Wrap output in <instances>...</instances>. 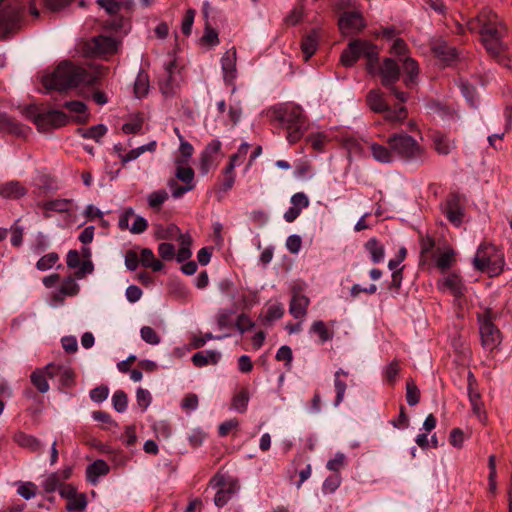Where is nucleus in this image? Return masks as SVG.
<instances>
[{"instance_id": "obj_64", "label": "nucleus", "mask_w": 512, "mask_h": 512, "mask_svg": "<svg viewBox=\"0 0 512 512\" xmlns=\"http://www.w3.org/2000/svg\"><path fill=\"white\" fill-rule=\"evenodd\" d=\"M218 287L222 295L228 297L231 300L236 298V289L230 280L225 279L220 281Z\"/></svg>"}, {"instance_id": "obj_8", "label": "nucleus", "mask_w": 512, "mask_h": 512, "mask_svg": "<svg viewBox=\"0 0 512 512\" xmlns=\"http://www.w3.org/2000/svg\"><path fill=\"white\" fill-rule=\"evenodd\" d=\"M379 74L381 76V84L388 88L400 102L405 103L408 100V94L399 91L395 86L400 79V67L398 62L392 58H385L382 65L379 67Z\"/></svg>"}, {"instance_id": "obj_28", "label": "nucleus", "mask_w": 512, "mask_h": 512, "mask_svg": "<svg viewBox=\"0 0 512 512\" xmlns=\"http://www.w3.org/2000/svg\"><path fill=\"white\" fill-rule=\"evenodd\" d=\"M14 441L21 447L26 448L32 452H40L42 450V442L33 435L23 432H18L14 436Z\"/></svg>"}, {"instance_id": "obj_46", "label": "nucleus", "mask_w": 512, "mask_h": 512, "mask_svg": "<svg viewBox=\"0 0 512 512\" xmlns=\"http://www.w3.org/2000/svg\"><path fill=\"white\" fill-rule=\"evenodd\" d=\"M406 400L409 406H415L420 401V391L412 379L406 383Z\"/></svg>"}, {"instance_id": "obj_32", "label": "nucleus", "mask_w": 512, "mask_h": 512, "mask_svg": "<svg viewBox=\"0 0 512 512\" xmlns=\"http://www.w3.org/2000/svg\"><path fill=\"white\" fill-rule=\"evenodd\" d=\"M367 104L376 113H383L387 110V102L379 90H371L367 94Z\"/></svg>"}, {"instance_id": "obj_1", "label": "nucleus", "mask_w": 512, "mask_h": 512, "mask_svg": "<svg viewBox=\"0 0 512 512\" xmlns=\"http://www.w3.org/2000/svg\"><path fill=\"white\" fill-rule=\"evenodd\" d=\"M471 32H478L481 41L487 52L498 61L504 59L506 44L503 37L506 33V27L498 20L497 15L490 9H483L468 24Z\"/></svg>"}, {"instance_id": "obj_58", "label": "nucleus", "mask_w": 512, "mask_h": 512, "mask_svg": "<svg viewBox=\"0 0 512 512\" xmlns=\"http://www.w3.org/2000/svg\"><path fill=\"white\" fill-rule=\"evenodd\" d=\"M136 400L142 411H145L151 403L152 397L148 390L139 388L136 392Z\"/></svg>"}, {"instance_id": "obj_60", "label": "nucleus", "mask_w": 512, "mask_h": 512, "mask_svg": "<svg viewBox=\"0 0 512 512\" xmlns=\"http://www.w3.org/2000/svg\"><path fill=\"white\" fill-rule=\"evenodd\" d=\"M112 403L118 412H124L127 408V396L123 391H116L112 396Z\"/></svg>"}, {"instance_id": "obj_21", "label": "nucleus", "mask_w": 512, "mask_h": 512, "mask_svg": "<svg viewBox=\"0 0 512 512\" xmlns=\"http://www.w3.org/2000/svg\"><path fill=\"white\" fill-rule=\"evenodd\" d=\"M214 487H218V490L214 497V503L217 507H223L225 506L230 499L232 498L233 494L235 493V489L233 486L225 487L224 478L221 477H215L212 481Z\"/></svg>"}, {"instance_id": "obj_29", "label": "nucleus", "mask_w": 512, "mask_h": 512, "mask_svg": "<svg viewBox=\"0 0 512 512\" xmlns=\"http://www.w3.org/2000/svg\"><path fill=\"white\" fill-rule=\"evenodd\" d=\"M150 91L149 76L145 71H140L134 81L133 92L135 98L142 99L148 95Z\"/></svg>"}, {"instance_id": "obj_4", "label": "nucleus", "mask_w": 512, "mask_h": 512, "mask_svg": "<svg viewBox=\"0 0 512 512\" xmlns=\"http://www.w3.org/2000/svg\"><path fill=\"white\" fill-rule=\"evenodd\" d=\"M367 59V70L373 74L378 65V51L375 45L366 40H354L342 52L340 61L343 66L351 67L360 57Z\"/></svg>"}, {"instance_id": "obj_27", "label": "nucleus", "mask_w": 512, "mask_h": 512, "mask_svg": "<svg viewBox=\"0 0 512 512\" xmlns=\"http://www.w3.org/2000/svg\"><path fill=\"white\" fill-rule=\"evenodd\" d=\"M221 354L215 350H204L195 353L191 360L196 367H204L208 364H217Z\"/></svg>"}, {"instance_id": "obj_47", "label": "nucleus", "mask_w": 512, "mask_h": 512, "mask_svg": "<svg viewBox=\"0 0 512 512\" xmlns=\"http://www.w3.org/2000/svg\"><path fill=\"white\" fill-rule=\"evenodd\" d=\"M70 205V200L55 199L45 202L43 207L46 211L68 212Z\"/></svg>"}, {"instance_id": "obj_17", "label": "nucleus", "mask_w": 512, "mask_h": 512, "mask_svg": "<svg viewBox=\"0 0 512 512\" xmlns=\"http://www.w3.org/2000/svg\"><path fill=\"white\" fill-rule=\"evenodd\" d=\"M92 53L97 55H105L116 52L118 49V42L111 37L100 35L95 37L88 44Z\"/></svg>"}, {"instance_id": "obj_6", "label": "nucleus", "mask_w": 512, "mask_h": 512, "mask_svg": "<svg viewBox=\"0 0 512 512\" xmlns=\"http://www.w3.org/2000/svg\"><path fill=\"white\" fill-rule=\"evenodd\" d=\"M474 267L490 276L498 275L504 266L503 254L494 245H480L473 259Z\"/></svg>"}, {"instance_id": "obj_42", "label": "nucleus", "mask_w": 512, "mask_h": 512, "mask_svg": "<svg viewBox=\"0 0 512 512\" xmlns=\"http://www.w3.org/2000/svg\"><path fill=\"white\" fill-rule=\"evenodd\" d=\"M176 172L175 176L178 180L182 181L184 184L188 185H195L194 184V170L189 167L185 166V164H176Z\"/></svg>"}, {"instance_id": "obj_63", "label": "nucleus", "mask_w": 512, "mask_h": 512, "mask_svg": "<svg viewBox=\"0 0 512 512\" xmlns=\"http://www.w3.org/2000/svg\"><path fill=\"white\" fill-rule=\"evenodd\" d=\"M407 52V44L404 42V40L397 38L392 47H391V53L398 57V61L400 62V59H403L404 57H408L406 55Z\"/></svg>"}, {"instance_id": "obj_5", "label": "nucleus", "mask_w": 512, "mask_h": 512, "mask_svg": "<svg viewBox=\"0 0 512 512\" xmlns=\"http://www.w3.org/2000/svg\"><path fill=\"white\" fill-rule=\"evenodd\" d=\"M387 144L394 155L406 161L418 160L424 154V149L417 140L404 132L390 135Z\"/></svg>"}, {"instance_id": "obj_30", "label": "nucleus", "mask_w": 512, "mask_h": 512, "mask_svg": "<svg viewBox=\"0 0 512 512\" xmlns=\"http://www.w3.org/2000/svg\"><path fill=\"white\" fill-rule=\"evenodd\" d=\"M348 375L349 372L341 368L334 373V387L336 391V397L334 401L335 407L339 406L344 400L347 385L345 381L342 380V377H347Z\"/></svg>"}, {"instance_id": "obj_26", "label": "nucleus", "mask_w": 512, "mask_h": 512, "mask_svg": "<svg viewBox=\"0 0 512 512\" xmlns=\"http://www.w3.org/2000/svg\"><path fill=\"white\" fill-rule=\"evenodd\" d=\"M433 147L440 155H448L455 148V141L441 131L432 134Z\"/></svg>"}, {"instance_id": "obj_24", "label": "nucleus", "mask_w": 512, "mask_h": 512, "mask_svg": "<svg viewBox=\"0 0 512 512\" xmlns=\"http://www.w3.org/2000/svg\"><path fill=\"white\" fill-rule=\"evenodd\" d=\"M109 472V465L104 460H96L86 468L87 481L96 485L100 477L107 475Z\"/></svg>"}, {"instance_id": "obj_13", "label": "nucleus", "mask_w": 512, "mask_h": 512, "mask_svg": "<svg viewBox=\"0 0 512 512\" xmlns=\"http://www.w3.org/2000/svg\"><path fill=\"white\" fill-rule=\"evenodd\" d=\"M438 288L443 292H449L455 298H461L467 290L462 278L455 273H451L440 280Z\"/></svg>"}, {"instance_id": "obj_7", "label": "nucleus", "mask_w": 512, "mask_h": 512, "mask_svg": "<svg viewBox=\"0 0 512 512\" xmlns=\"http://www.w3.org/2000/svg\"><path fill=\"white\" fill-rule=\"evenodd\" d=\"M183 82L181 70L174 55L169 54L163 62V72L159 76V88L165 97H173Z\"/></svg>"}, {"instance_id": "obj_22", "label": "nucleus", "mask_w": 512, "mask_h": 512, "mask_svg": "<svg viewBox=\"0 0 512 512\" xmlns=\"http://www.w3.org/2000/svg\"><path fill=\"white\" fill-rule=\"evenodd\" d=\"M400 63H402V68L406 74L404 78L406 87L413 88L418 83L419 67L417 62L411 57H404L400 59Z\"/></svg>"}, {"instance_id": "obj_50", "label": "nucleus", "mask_w": 512, "mask_h": 512, "mask_svg": "<svg viewBox=\"0 0 512 512\" xmlns=\"http://www.w3.org/2000/svg\"><path fill=\"white\" fill-rule=\"evenodd\" d=\"M234 310H221L216 316V323L219 330L229 329L233 326L231 315Z\"/></svg>"}, {"instance_id": "obj_2", "label": "nucleus", "mask_w": 512, "mask_h": 512, "mask_svg": "<svg viewBox=\"0 0 512 512\" xmlns=\"http://www.w3.org/2000/svg\"><path fill=\"white\" fill-rule=\"evenodd\" d=\"M101 76V71L95 68H82L71 62L60 63L53 72L42 76V84L47 91H64L81 84L92 85Z\"/></svg>"}, {"instance_id": "obj_43", "label": "nucleus", "mask_w": 512, "mask_h": 512, "mask_svg": "<svg viewBox=\"0 0 512 512\" xmlns=\"http://www.w3.org/2000/svg\"><path fill=\"white\" fill-rule=\"evenodd\" d=\"M179 153L180 156L175 159V164H186L192 157L194 148L188 141H186L184 138H181Z\"/></svg>"}, {"instance_id": "obj_9", "label": "nucleus", "mask_w": 512, "mask_h": 512, "mask_svg": "<svg viewBox=\"0 0 512 512\" xmlns=\"http://www.w3.org/2000/svg\"><path fill=\"white\" fill-rule=\"evenodd\" d=\"M495 317L496 313L491 308L478 317L482 345L487 350H493L501 343L500 331L492 322Z\"/></svg>"}, {"instance_id": "obj_44", "label": "nucleus", "mask_w": 512, "mask_h": 512, "mask_svg": "<svg viewBox=\"0 0 512 512\" xmlns=\"http://www.w3.org/2000/svg\"><path fill=\"white\" fill-rule=\"evenodd\" d=\"M107 127L103 124H98L92 126L85 130H80L81 136L83 138L93 139L96 142H99L100 139L106 134Z\"/></svg>"}, {"instance_id": "obj_57", "label": "nucleus", "mask_w": 512, "mask_h": 512, "mask_svg": "<svg viewBox=\"0 0 512 512\" xmlns=\"http://www.w3.org/2000/svg\"><path fill=\"white\" fill-rule=\"evenodd\" d=\"M158 254L164 261H170L175 257V246L168 242L158 245Z\"/></svg>"}, {"instance_id": "obj_38", "label": "nucleus", "mask_w": 512, "mask_h": 512, "mask_svg": "<svg viewBox=\"0 0 512 512\" xmlns=\"http://www.w3.org/2000/svg\"><path fill=\"white\" fill-rule=\"evenodd\" d=\"M96 4L111 17H116L124 6L122 0H96Z\"/></svg>"}, {"instance_id": "obj_25", "label": "nucleus", "mask_w": 512, "mask_h": 512, "mask_svg": "<svg viewBox=\"0 0 512 512\" xmlns=\"http://www.w3.org/2000/svg\"><path fill=\"white\" fill-rule=\"evenodd\" d=\"M27 189L19 181L0 184V196L5 199H18L26 195Z\"/></svg>"}, {"instance_id": "obj_41", "label": "nucleus", "mask_w": 512, "mask_h": 512, "mask_svg": "<svg viewBox=\"0 0 512 512\" xmlns=\"http://www.w3.org/2000/svg\"><path fill=\"white\" fill-rule=\"evenodd\" d=\"M310 332L317 334L322 344L333 338V333L328 330L322 320L314 321L311 325Z\"/></svg>"}, {"instance_id": "obj_52", "label": "nucleus", "mask_w": 512, "mask_h": 512, "mask_svg": "<svg viewBox=\"0 0 512 512\" xmlns=\"http://www.w3.org/2000/svg\"><path fill=\"white\" fill-rule=\"evenodd\" d=\"M140 335L142 340L150 345H158L161 341L160 336L150 326H143L140 330Z\"/></svg>"}, {"instance_id": "obj_11", "label": "nucleus", "mask_w": 512, "mask_h": 512, "mask_svg": "<svg viewBox=\"0 0 512 512\" xmlns=\"http://www.w3.org/2000/svg\"><path fill=\"white\" fill-rule=\"evenodd\" d=\"M68 122L67 115L60 110H48L38 113L34 117V123L40 131H48L64 126Z\"/></svg>"}, {"instance_id": "obj_53", "label": "nucleus", "mask_w": 512, "mask_h": 512, "mask_svg": "<svg viewBox=\"0 0 512 512\" xmlns=\"http://www.w3.org/2000/svg\"><path fill=\"white\" fill-rule=\"evenodd\" d=\"M249 401V395L246 391H240L233 397L232 407L240 413L246 411Z\"/></svg>"}, {"instance_id": "obj_23", "label": "nucleus", "mask_w": 512, "mask_h": 512, "mask_svg": "<svg viewBox=\"0 0 512 512\" xmlns=\"http://www.w3.org/2000/svg\"><path fill=\"white\" fill-rule=\"evenodd\" d=\"M0 130L4 133L24 136L26 134L27 127L20 124L8 114L0 113Z\"/></svg>"}, {"instance_id": "obj_55", "label": "nucleus", "mask_w": 512, "mask_h": 512, "mask_svg": "<svg viewBox=\"0 0 512 512\" xmlns=\"http://www.w3.org/2000/svg\"><path fill=\"white\" fill-rule=\"evenodd\" d=\"M168 186L169 188L171 189L172 191V196L174 198H180L182 197L185 193L191 191L194 189L195 185H188V184H184L182 186L178 185V183L175 181V180H170L168 182Z\"/></svg>"}, {"instance_id": "obj_33", "label": "nucleus", "mask_w": 512, "mask_h": 512, "mask_svg": "<svg viewBox=\"0 0 512 512\" xmlns=\"http://www.w3.org/2000/svg\"><path fill=\"white\" fill-rule=\"evenodd\" d=\"M366 251L369 253L373 263H380L384 260L385 249L382 244L376 239H369L364 245Z\"/></svg>"}, {"instance_id": "obj_39", "label": "nucleus", "mask_w": 512, "mask_h": 512, "mask_svg": "<svg viewBox=\"0 0 512 512\" xmlns=\"http://www.w3.org/2000/svg\"><path fill=\"white\" fill-rule=\"evenodd\" d=\"M433 53L438 59L446 63H449L456 57V50L445 43L435 45L433 47Z\"/></svg>"}, {"instance_id": "obj_14", "label": "nucleus", "mask_w": 512, "mask_h": 512, "mask_svg": "<svg viewBox=\"0 0 512 512\" xmlns=\"http://www.w3.org/2000/svg\"><path fill=\"white\" fill-rule=\"evenodd\" d=\"M443 212L453 225L456 227L461 225L464 217V208L457 195H451L448 197L445 205L443 206Z\"/></svg>"}, {"instance_id": "obj_45", "label": "nucleus", "mask_w": 512, "mask_h": 512, "mask_svg": "<svg viewBox=\"0 0 512 512\" xmlns=\"http://www.w3.org/2000/svg\"><path fill=\"white\" fill-rule=\"evenodd\" d=\"M87 507L85 494L79 493L67 502L66 510L68 512H84Z\"/></svg>"}, {"instance_id": "obj_59", "label": "nucleus", "mask_w": 512, "mask_h": 512, "mask_svg": "<svg viewBox=\"0 0 512 512\" xmlns=\"http://www.w3.org/2000/svg\"><path fill=\"white\" fill-rule=\"evenodd\" d=\"M42 487L46 492H54L60 487V479L58 474L52 473L48 475L42 482Z\"/></svg>"}, {"instance_id": "obj_54", "label": "nucleus", "mask_w": 512, "mask_h": 512, "mask_svg": "<svg viewBox=\"0 0 512 512\" xmlns=\"http://www.w3.org/2000/svg\"><path fill=\"white\" fill-rule=\"evenodd\" d=\"M469 399L472 405L473 412L478 416V419L481 422H484L486 419V415L482 413L481 411V401H480V395L477 392H474L473 390L469 391Z\"/></svg>"}, {"instance_id": "obj_56", "label": "nucleus", "mask_w": 512, "mask_h": 512, "mask_svg": "<svg viewBox=\"0 0 512 512\" xmlns=\"http://www.w3.org/2000/svg\"><path fill=\"white\" fill-rule=\"evenodd\" d=\"M284 315V307L281 303H275L268 307L265 320L266 321H275L280 319Z\"/></svg>"}, {"instance_id": "obj_61", "label": "nucleus", "mask_w": 512, "mask_h": 512, "mask_svg": "<svg viewBox=\"0 0 512 512\" xmlns=\"http://www.w3.org/2000/svg\"><path fill=\"white\" fill-rule=\"evenodd\" d=\"M345 463H346V456L343 453L338 452V453H336V455L333 459H330L327 462L326 467L330 471L338 472L341 468L344 467Z\"/></svg>"}, {"instance_id": "obj_16", "label": "nucleus", "mask_w": 512, "mask_h": 512, "mask_svg": "<svg viewBox=\"0 0 512 512\" xmlns=\"http://www.w3.org/2000/svg\"><path fill=\"white\" fill-rule=\"evenodd\" d=\"M338 24L343 34L358 32L365 25L361 14L355 11L343 13Z\"/></svg>"}, {"instance_id": "obj_31", "label": "nucleus", "mask_w": 512, "mask_h": 512, "mask_svg": "<svg viewBox=\"0 0 512 512\" xmlns=\"http://www.w3.org/2000/svg\"><path fill=\"white\" fill-rule=\"evenodd\" d=\"M140 263L145 268H150L154 272L163 269V263L158 260L150 248H143L140 253Z\"/></svg>"}, {"instance_id": "obj_20", "label": "nucleus", "mask_w": 512, "mask_h": 512, "mask_svg": "<svg viewBox=\"0 0 512 512\" xmlns=\"http://www.w3.org/2000/svg\"><path fill=\"white\" fill-rule=\"evenodd\" d=\"M49 378H58L62 385L70 386L74 379L73 370L64 365L48 364L46 366Z\"/></svg>"}, {"instance_id": "obj_37", "label": "nucleus", "mask_w": 512, "mask_h": 512, "mask_svg": "<svg viewBox=\"0 0 512 512\" xmlns=\"http://www.w3.org/2000/svg\"><path fill=\"white\" fill-rule=\"evenodd\" d=\"M384 119L392 124L402 123L407 118V109L405 106H400L392 109L389 105L384 112Z\"/></svg>"}, {"instance_id": "obj_15", "label": "nucleus", "mask_w": 512, "mask_h": 512, "mask_svg": "<svg viewBox=\"0 0 512 512\" xmlns=\"http://www.w3.org/2000/svg\"><path fill=\"white\" fill-rule=\"evenodd\" d=\"M310 304V299L301 293L298 289L292 290V297L289 305V313L295 319H304L307 315V309Z\"/></svg>"}, {"instance_id": "obj_51", "label": "nucleus", "mask_w": 512, "mask_h": 512, "mask_svg": "<svg viewBox=\"0 0 512 512\" xmlns=\"http://www.w3.org/2000/svg\"><path fill=\"white\" fill-rule=\"evenodd\" d=\"M17 493L25 500H29L35 497L37 493V486L33 482H20Z\"/></svg>"}, {"instance_id": "obj_19", "label": "nucleus", "mask_w": 512, "mask_h": 512, "mask_svg": "<svg viewBox=\"0 0 512 512\" xmlns=\"http://www.w3.org/2000/svg\"><path fill=\"white\" fill-rule=\"evenodd\" d=\"M221 65L223 71V78L226 83H232L236 78V49L232 48L227 50L222 58Z\"/></svg>"}, {"instance_id": "obj_48", "label": "nucleus", "mask_w": 512, "mask_h": 512, "mask_svg": "<svg viewBox=\"0 0 512 512\" xmlns=\"http://www.w3.org/2000/svg\"><path fill=\"white\" fill-rule=\"evenodd\" d=\"M277 361H284L285 368L289 371L292 368L293 352L288 345H282L276 352Z\"/></svg>"}, {"instance_id": "obj_40", "label": "nucleus", "mask_w": 512, "mask_h": 512, "mask_svg": "<svg viewBox=\"0 0 512 512\" xmlns=\"http://www.w3.org/2000/svg\"><path fill=\"white\" fill-rule=\"evenodd\" d=\"M59 262V255L56 252H50L44 256H42L36 263V268L39 271H47L53 267L59 268L60 265H57Z\"/></svg>"}, {"instance_id": "obj_62", "label": "nucleus", "mask_w": 512, "mask_h": 512, "mask_svg": "<svg viewBox=\"0 0 512 512\" xmlns=\"http://www.w3.org/2000/svg\"><path fill=\"white\" fill-rule=\"evenodd\" d=\"M196 11L192 8L186 11L184 19L182 21L181 30L184 35H190Z\"/></svg>"}, {"instance_id": "obj_49", "label": "nucleus", "mask_w": 512, "mask_h": 512, "mask_svg": "<svg viewBox=\"0 0 512 512\" xmlns=\"http://www.w3.org/2000/svg\"><path fill=\"white\" fill-rule=\"evenodd\" d=\"M147 199L151 208L159 210L162 204L168 199V193L165 190H158L150 193Z\"/></svg>"}, {"instance_id": "obj_3", "label": "nucleus", "mask_w": 512, "mask_h": 512, "mask_svg": "<svg viewBox=\"0 0 512 512\" xmlns=\"http://www.w3.org/2000/svg\"><path fill=\"white\" fill-rule=\"evenodd\" d=\"M272 119L278 121L287 133V140L294 144L298 142L309 127L308 119L303 109L296 104L284 103L271 109Z\"/></svg>"}, {"instance_id": "obj_12", "label": "nucleus", "mask_w": 512, "mask_h": 512, "mask_svg": "<svg viewBox=\"0 0 512 512\" xmlns=\"http://www.w3.org/2000/svg\"><path fill=\"white\" fill-rule=\"evenodd\" d=\"M66 264L71 269H77L75 276L77 279H83L86 275L91 274L94 265L90 259L81 262L80 254L77 250H70L66 257Z\"/></svg>"}, {"instance_id": "obj_36", "label": "nucleus", "mask_w": 512, "mask_h": 512, "mask_svg": "<svg viewBox=\"0 0 512 512\" xmlns=\"http://www.w3.org/2000/svg\"><path fill=\"white\" fill-rule=\"evenodd\" d=\"M31 382L37 388V390L41 393H46L49 390V384L47 378H49L47 374L46 367L44 369H37L31 374Z\"/></svg>"}, {"instance_id": "obj_34", "label": "nucleus", "mask_w": 512, "mask_h": 512, "mask_svg": "<svg viewBox=\"0 0 512 512\" xmlns=\"http://www.w3.org/2000/svg\"><path fill=\"white\" fill-rule=\"evenodd\" d=\"M318 47V35L315 30L306 35L301 43V50L304 55V60L308 61L316 52Z\"/></svg>"}, {"instance_id": "obj_18", "label": "nucleus", "mask_w": 512, "mask_h": 512, "mask_svg": "<svg viewBox=\"0 0 512 512\" xmlns=\"http://www.w3.org/2000/svg\"><path fill=\"white\" fill-rule=\"evenodd\" d=\"M76 277L68 276L64 278L61 285L55 292L53 300L59 303H63L66 297H74L79 294L80 286L76 281Z\"/></svg>"}, {"instance_id": "obj_35", "label": "nucleus", "mask_w": 512, "mask_h": 512, "mask_svg": "<svg viewBox=\"0 0 512 512\" xmlns=\"http://www.w3.org/2000/svg\"><path fill=\"white\" fill-rule=\"evenodd\" d=\"M370 150L373 158L381 163H391L394 159V154L390 147H386L377 143H372Z\"/></svg>"}, {"instance_id": "obj_10", "label": "nucleus", "mask_w": 512, "mask_h": 512, "mask_svg": "<svg viewBox=\"0 0 512 512\" xmlns=\"http://www.w3.org/2000/svg\"><path fill=\"white\" fill-rule=\"evenodd\" d=\"M5 0H0V37H6L18 25L20 20V7L17 5L5 6Z\"/></svg>"}]
</instances>
